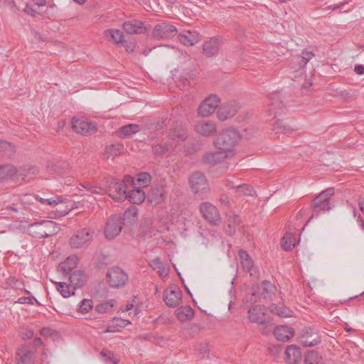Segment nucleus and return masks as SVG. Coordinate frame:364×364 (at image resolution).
Segmentation results:
<instances>
[{"instance_id": "nucleus-49", "label": "nucleus", "mask_w": 364, "mask_h": 364, "mask_svg": "<svg viewBox=\"0 0 364 364\" xmlns=\"http://www.w3.org/2000/svg\"><path fill=\"white\" fill-rule=\"evenodd\" d=\"M5 285L6 289L12 288L16 289H21L24 286V284L23 281L19 280L16 277H10L6 279Z\"/></svg>"}, {"instance_id": "nucleus-8", "label": "nucleus", "mask_w": 364, "mask_h": 364, "mask_svg": "<svg viewBox=\"0 0 364 364\" xmlns=\"http://www.w3.org/2000/svg\"><path fill=\"white\" fill-rule=\"evenodd\" d=\"M200 209L203 218L210 224L217 225L221 222L220 213L214 205L205 202L200 205Z\"/></svg>"}, {"instance_id": "nucleus-45", "label": "nucleus", "mask_w": 364, "mask_h": 364, "mask_svg": "<svg viewBox=\"0 0 364 364\" xmlns=\"http://www.w3.org/2000/svg\"><path fill=\"white\" fill-rule=\"evenodd\" d=\"M169 136L173 140L184 141L187 138V133L183 128L177 127L170 131Z\"/></svg>"}, {"instance_id": "nucleus-50", "label": "nucleus", "mask_w": 364, "mask_h": 364, "mask_svg": "<svg viewBox=\"0 0 364 364\" xmlns=\"http://www.w3.org/2000/svg\"><path fill=\"white\" fill-rule=\"evenodd\" d=\"M123 149L122 144H112L106 148V154L109 156L115 157L120 154L121 150Z\"/></svg>"}, {"instance_id": "nucleus-31", "label": "nucleus", "mask_w": 364, "mask_h": 364, "mask_svg": "<svg viewBox=\"0 0 364 364\" xmlns=\"http://www.w3.org/2000/svg\"><path fill=\"white\" fill-rule=\"evenodd\" d=\"M240 223V218L237 215H230L228 217L226 224L225 225V232L228 235H233L235 232L237 227Z\"/></svg>"}, {"instance_id": "nucleus-6", "label": "nucleus", "mask_w": 364, "mask_h": 364, "mask_svg": "<svg viewBox=\"0 0 364 364\" xmlns=\"http://www.w3.org/2000/svg\"><path fill=\"white\" fill-rule=\"evenodd\" d=\"M122 225L123 222L121 215H112L110 216L104 230L105 237L109 240L114 239L122 231Z\"/></svg>"}, {"instance_id": "nucleus-48", "label": "nucleus", "mask_w": 364, "mask_h": 364, "mask_svg": "<svg viewBox=\"0 0 364 364\" xmlns=\"http://www.w3.org/2000/svg\"><path fill=\"white\" fill-rule=\"evenodd\" d=\"M23 171L24 173H20V175L23 176V178L31 180L38 173L39 170L38 168L36 166H26L23 167Z\"/></svg>"}, {"instance_id": "nucleus-22", "label": "nucleus", "mask_w": 364, "mask_h": 364, "mask_svg": "<svg viewBox=\"0 0 364 364\" xmlns=\"http://www.w3.org/2000/svg\"><path fill=\"white\" fill-rule=\"evenodd\" d=\"M87 279V275L82 270H76L70 275L69 280L73 285L72 294H75L77 288H80L85 284Z\"/></svg>"}, {"instance_id": "nucleus-38", "label": "nucleus", "mask_w": 364, "mask_h": 364, "mask_svg": "<svg viewBox=\"0 0 364 364\" xmlns=\"http://www.w3.org/2000/svg\"><path fill=\"white\" fill-rule=\"evenodd\" d=\"M28 231L34 237L39 238V239L44 238L43 233L45 232H43L41 221L36 222V223L29 225V226L28 228Z\"/></svg>"}, {"instance_id": "nucleus-9", "label": "nucleus", "mask_w": 364, "mask_h": 364, "mask_svg": "<svg viewBox=\"0 0 364 364\" xmlns=\"http://www.w3.org/2000/svg\"><path fill=\"white\" fill-rule=\"evenodd\" d=\"M107 282L112 287L124 286L128 280L127 274L119 267H112L107 272Z\"/></svg>"}, {"instance_id": "nucleus-18", "label": "nucleus", "mask_w": 364, "mask_h": 364, "mask_svg": "<svg viewBox=\"0 0 364 364\" xmlns=\"http://www.w3.org/2000/svg\"><path fill=\"white\" fill-rule=\"evenodd\" d=\"M167 196V191L164 186H157L151 188L148 194V200L152 204H159L164 202Z\"/></svg>"}, {"instance_id": "nucleus-47", "label": "nucleus", "mask_w": 364, "mask_h": 364, "mask_svg": "<svg viewBox=\"0 0 364 364\" xmlns=\"http://www.w3.org/2000/svg\"><path fill=\"white\" fill-rule=\"evenodd\" d=\"M304 362L306 364H321V356L318 353L311 350L306 355Z\"/></svg>"}, {"instance_id": "nucleus-28", "label": "nucleus", "mask_w": 364, "mask_h": 364, "mask_svg": "<svg viewBox=\"0 0 364 364\" xmlns=\"http://www.w3.org/2000/svg\"><path fill=\"white\" fill-rule=\"evenodd\" d=\"M281 94L277 92L272 94L269 97V111L271 113L274 114L275 116L280 114L279 110H281V112H283V103L282 101L281 100Z\"/></svg>"}, {"instance_id": "nucleus-43", "label": "nucleus", "mask_w": 364, "mask_h": 364, "mask_svg": "<svg viewBox=\"0 0 364 364\" xmlns=\"http://www.w3.org/2000/svg\"><path fill=\"white\" fill-rule=\"evenodd\" d=\"M77 258L75 257H68L65 261L59 264V269L63 273L67 274L76 265Z\"/></svg>"}, {"instance_id": "nucleus-56", "label": "nucleus", "mask_w": 364, "mask_h": 364, "mask_svg": "<svg viewBox=\"0 0 364 364\" xmlns=\"http://www.w3.org/2000/svg\"><path fill=\"white\" fill-rule=\"evenodd\" d=\"M0 148L8 156L13 154L16 151L15 146L6 141H0Z\"/></svg>"}, {"instance_id": "nucleus-40", "label": "nucleus", "mask_w": 364, "mask_h": 364, "mask_svg": "<svg viewBox=\"0 0 364 364\" xmlns=\"http://www.w3.org/2000/svg\"><path fill=\"white\" fill-rule=\"evenodd\" d=\"M101 356L103 358V360L105 363H111L112 364H118L120 358L117 355L114 354V352L107 350V349H102L100 352Z\"/></svg>"}, {"instance_id": "nucleus-3", "label": "nucleus", "mask_w": 364, "mask_h": 364, "mask_svg": "<svg viewBox=\"0 0 364 364\" xmlns=\"http://www.w3.org/2000/svg\"><path fill=\"white\" fill-rule=\"evenodd\" d=\"M333 194V188H327L314 198L311 204L312 217L318 216L321 211H326L332 208L333 205L331 203V197Z\"/></svg>"}, {"instance_id": "nucleus-29", "label": "nucleus", "mask_w": 364, "mask_h": 364, "mask_svg": "<svg viewBox=\"0 0 364 364\" xmlns=\"http://www.w3.org/2000/svg\"><path fill=\"white\" fill-rule=\"evenodd\" d=\"M220 40L218 38H213L206 41L203 45V54L207 57H212L215 55L219 50Z\"/></svg>"}, {"instance_id": "nucleus-55", "label": "nucleus", "mask_w": 364, "mask_h": 364, "mask_svg": "<svg viewBox=\"0 0 364 364\" xmlns=\"http://www.w3.org/2000/svg\"><path fill=\"white\" fill-rule=\"evenodd\" d=\"M68 168V164L65 161L62 163H57L52 166L50 171L58 174H61L65 172V170Z\"/></svg>"}, {"instance_id": "nucleus-1", "label": "nucleus", "mask_w": 364, "mask_h": 364, "mask_svg": "<svg viewBox=\"0 0 364 364\" xmlns=\"http://www.w3.org/2000/svg\"><path fill=\"white\" fill-rule=\"evenodd\" d=\"M240 139L237 131L233 129L223 130L214 141L215 146L219 150H225L232 154L233 148Z\"/></svg>"}, {"instance_id": "nucleus-54", "label": "nucleus", "mask_w": 364, "mask_h": 364, "mask_svg": "<svg viewBox=\"0 0 364 364\" xmlns=\"http://www.w3.org/2000/svg\"><path fill=\"white\" fill-rule=\"evenodd\" d=\"M236 189L244 196H252L255 193L253 188L247 184L237 185Z\"/></svg>"}, {"instance_id": "nucleus-59", "label": "nucleus", "mask_w": 364, "mask_h": 364, "mask_svg": "<svg viewBox=\"0 0 364 364\" xmlns=\"http://www.w3.org/2000/svg\"><path fill=\"white\" fill-rule=\"evenodd\" d=\"M197 350L199 353L200 358H205L208 357L209 350L208 348L207 343H200L197 348Z\"/></svg>"}, {"instance_id": "nucleus-53", "label": "nucleus", "mask_w": 364, "mask_h": 364, "mask_svg": "<svg viewBox=\"0 0 364 364\" xmlns=\"http://www.w3.org/2000/svg\"><path fill=\"white\" fill-rule=\"evenodd\" d=\"M170 147L166 144H158L153 146V153L156 156H163L170 151Z\"/></svg>"}, {"instance_id": "nucleus-21", "label": "nucleus", "mask_w": 364, "mask_h": 364, "mask_svg": "<svg viewBox=\"0 0 364 364\" xmlns=\"http://www.w3.org/2000/svg\"><path fill=\"white\" fill-rule=\"evenodd\" d=\"M229 155H232V154H230L228 151L220 150L213 153H206L203 156V160L205 163L215 165L223 161Z\"/></svg>"}, {"instance_id": "nucleus-5", "label": "nucleus", "mask_w": 364, "mask_h": 364, "mask_svg": "<svg viewBox=\"0 0 364 364\" xmlns=\"http://www.w3.org/2000/svg\"><path fill=\"white\" fill-rule=\"evenodd\" d=\"M94 231L88 228L80 229L70 237L69 243L73 248H82L87 246L91 242Z\"/></svg>"}, {"instance_id": "nucleus-30", "label": "nucleus", "mask_w": 364, "mask_h": 364, "mask_svg": "<svg viewBox=\"0 0 364 364\" xmlns=\"http://www.w3.org/2000/svg\"><path fill=\"white\" fill-rule=\"evenodd\" d=\"M177 318L181 321L185 322L193 318L194 311L189 306H184L178 308L176 311Z\"/></svg>"}, {"instance_id": "nucleus-24", "label": "nucleus", "mask_w": 364, "mask_h": 364, "mask_svg": "<svg viewBox=\"0 0 364 364\" xmlns=\"http://www.w3.org/2000/svg\"><path fill=\"white\" fill-rule=\"evenodd\" d=\"M131 183V185L133 186V189L127 191L126 198H128L132 203L139 204L144 200L146 198L145 193L144 191L136 188V184L134 181Z\"/></svg>"}, {"instance_id": "nucleus-34", "label": "nucleus", "mask_w": 364, "mask_h": 364, "mask_svg": "<svg viewBox=\"0 0 364 364\" xmlns=\"http://www.w3.org/2000/svg\"><path fill=\"white\" fill-rule=\"evenodd\" d=\"M139 132V126L136 124H129L119 128L118 134L120 137L129 138Z\"/></svg>"}, {"instance_id": "nucleus-44", "label": "nucleus", "mask_w": 364, "mask_h": 364, "mask_svg": "<svg viewBox=\"0 0 364 364\" xmlns=\"http://www.w3.org/2000/svg\"><path fill=\"white\" fill-rule=\"evenodd\" d=\"M262 289V295L264 299L270 298L275 293L276 287L267 280H264L261 284Z\"/></svg>"}, {"instance_id": "nucleus-46", "label": "nucleus", "mask_w": 364, "mask_h": 364, "mask_svg": "<svg viewBox=\"0 0 364 364\" xmlns=\"http://www.w3.org/2000/svg\"><path fill=\"white\" fill-rule=\"evenodd\" d=\"M137 209L136 207L132 206L127 208L123 214V220H129V223L136 222L137 220Z\"/></svg>"}, {"instance_id": "nucleus-41", "label": "nucleus", "mask_w": 364, "mask_h": 364, "mask_svg": "<svg viewBox=\"0 0 364 364\" xmlns=\"http://www.w3.org/2000/svg\"><path fill=\"white\" fill-rule=\"evenodd\" d=\"M16 173V169L11 164L0 166V180L10 178Z\"/></svg>"}, {"instance_id": "nucleus-15", "label": "nucleus", "mask_w": 364, "mask_h": 364, "mask_svg": "<svg viewBox=\"0 0 364 364\" xmlns=\"http://www.w3.org/2000/svg\"><path fill=\"white\" fill-rule=\"evenodd\" d=\"M72 124L75 132L82 135L91 134L96 131V124L95 123L84 119L73 118Z\"/></svg>"}, {"instance_id": "nucleus-16", "label": "nucleus", "mask_w": 364, "mask_h": 364, "mask_svg": "<svg viewBox=\"0 0 364 364\" xmlns=\"http://www.w3.org/2000/svg\"><path fill=\"white\" fill-rule=\"evenodd\" d=\"M239 256L243 269H245L247 272H248L251 277L255 278L259 277V271L257 267H254L253 261L252 260L247 251L240 250L239 251Z\"/></svg>"}, {"instance_id": "nucleus-10", "label": "nucleus", "mask_w": 364, "mask_h": 364, "mask_svg": "<svg viewBox=\"0 0 364 364\" xmlns=\"http://www.w3.org/2000/svg\"><path fill=\"white\" fill-rule=\"evenodd\" d=\"M220 98L215 95L208 97L198 107V114L203 117L211 115L218 107Z\"/></svg>"}, {"instance_id": "nucleus-61", "label": "nucleus", "mask_w": 364, "mask_h": 364, "mask_svg": "<svg viewBox=\"0 0 364 364\" xmlns=\"http://www.w3.org/2000/svg\"><path fill=\"white\" fill-rule=\"evenodd\" d=\"M0 4H1L3 6L9 8L10 9H14L16 6L14 0H0Z\"/></svg>"}, {"instance_id": "nucleus-32", "label": "nucleus", "mask_w": 364, "mask_h": 364, "mask_svg": "<svg viewBox=\"0 0 364 364\" xmlns=\"http://www.w3.org/2000/svg\"><path fill=\"white\" fill-rule=\"evenodd\" d=\"M149 264L154 270L158 269L159 274L162 278L166 277L169 272V268L164 264L159 257L151 260Z\"/></svg>"}, {"instance_id": "nucleus-63", "label": "nucleus", "mask_w": 364, "mask_h": 364, "mask_svg": "<svg viewBox=\"0 0 364 364\" xmlns=\"http://www.w3.org/2000/svg\"><path fill=\"white\" fill-rule=\"evenodd\" d=\"M281 350L282 346L280 345H272L269 346V350L273 355L279 353Z\"/></svg>"}, {"instance_id": "nucleus-58", "label": "nucleus", "mask_w": 364, "mask_h": 364, "mask_svg": "<svg viewBox=\"0 0 364 364\" xmlns=\"http://www.w3.org/2000/svg\"><path fill=\"white\" fill-rule=\"evenodd\" d=\"M80 186L85 188L87 192L92 194L100 193L99 190L100 188L97 186L93 185L90 183L85 182L83 183H80Z\"/></svg>"}, {"instance_id": "nucleus-26", "label": "nucleus", "mask_w": 364, "mask_h": 364, "mask_svg": "<svg viewBox=\"0 0 364 364\" xmlns=\"http://www.w3.org/2000/svg\"><path fill=\"white\" fill-rule=\"evenodd\" d=\"M294 332L292 328L286 326H278L274 330V335L277 340L286 342L294 336Z\"/></svg>"}, {"instance_id": "nucleus-33", "label": "nucleus", "mask_w": 364, "mask_h": 364, "mask_svg": "<svg viewBox=\"0 0 364 364\" xmlns=\"http://www.w3.org/2000/svg\"><path fill=\"white\" fill-rule=\"evenodd\" d=\"M42 225L43 232V237L46 238L58 233L59 227L58 224L52 220H43Z\"/></svg>"}, {"instance_id": "nucleus-12", "label": "nucleus", "mask_w": 364, "mask_h": 364, "mask_svg": "<svg viewBox=\"0 0 364 364\" xmlns=\"http://www.w3.org/2000/svg\"><path fill=\"white\" fill-rule=\"evenodd\" d=\"M181 298L182 293L176 286L169 287L164 292V301L169 307L177 306Z\"/></svg>"}, {"instance_id": "nucleus-64", "label": "nucleus", "mask_w": 364, "mask_h": 364, "mask_svg": "<svg viewBox=\"0 0 364 364\" xmlns=\"http://www.w3.org/2000/svg\"><path fill=\"white\" fill-rule=\"evenodd\" d=\"M272 326L271 325H264V326H262L260 331L262 335L267 336V335H269L272 332Z\"/></svg>"}, {"instance_id": "nucleus-27", "label": "nucleus", "mask_w": 364, "mask_h": 364, "mask_svg": "<svg viewBox=\"0 0 364 364\" xmlns=\"http://www.w3.org/2000/svg\"><path fill=\"white\" fill-rule=\"evenodd\" d=\"M178 40L183 45L191 46L199 42L200 36L196 31H188L183 34H179Z\"/></svg>"}, {"instance_id": "nucleus-57", "label": "nucleus", "mask_w": 364, "mask_h": 364, "mask_svg": "<svg viewBox=\"0 0 364 364\" xmlns=\"http://www.w3.org/2000/svg\"><path fill=\"white\" fill-rule=\"evenodd\" d=\"M151 181V176L148 173L142 172L137 175L136 183L142 186H147Z\"/></svg>"}, {"instance_id": "nucleus-19", "label": "nucleus", "mask_w": 364, "mask_h": 364, "mask_svg": "<svg viewBox=\"0 0 364 364\" xmlns=\"http://www.w3.org/2000/svg\"><path fill=\"white\" fill-rule=\"evenodd\" d=\"M301 360V349L296 345H290L286 348L285 360L288 364H298Z\"/></svg>"}, {"instance_id": "nucleus-42", "label": "nucleus", "mask_w": 364, "mask_h": 364, "mask_svg": "<svg viewBox=\"0 0 364 364\" xmlns=\"http://www.w3.org/2000/svg\"><path fill=\"white\" fill-rule=\"evenodd\" d=\"M56 285V289L61 294V296L64 298H68L72 294L73 291V285L67 284L65 282H54Z\"/></svg>"}, {"instance_id": "nucleus-4", "label": "nucleus", "mask_w": 364, "mask_h": 364, "mask_svg": "<svg viewBox=\"0 0 364 364\" xmlns=\"http://www.w3.org/2000/svg\"><path fill=\"white\" fill-rule=\"evenodd\" d=\"M191 191L203 199L209 191V186L205 175L200 172L192 173L189 178Z\"/></svg>"}, {"instance_id": "nucleus-17", "label": "nucleus", "mask_w": 364, "mask_h": 364, "mask_svg": "<svg viewBox=\"0 0 364 364\" xmlns=\"http://www.w3.org/2000/svg\"><path fill=\"white\" fill-rule=\"evenodd\" d=\"M314 57L311 51L304 50L301 55L294 56L291 60V68L297 71L304 68V67Z\"/></svg>"}, {"instance_id": "nucleus-25", "label": "nucleus", "mask_w": 364, "mask_h": 364, "mask_svg": "<svg viewBox=\"0 0 364 364\" xmlns=\"http://www.w3.org/2000/svg\"><path fill=\"white\" fill-rule=\"evenodd\" d=\"M197 133L203 136H210L213 134L216 130V124L211 121H200L196 125Z\"/></svg>"}, {"instance_id": "nucleus-2", "label": "nucleus", "mask_w": 364, "mask_h": 364, "mask_svg": "<svg viewBox=\"0 0 364 364\" xmlns=\"http://www.w3.org/2000/svg\"><path fill=\"white\" fill-rule=\"evenodd\" d=\"M133 182L129 176L124 177L123 181H118L114 178H109L107 181V191L109 196L115 200H124L128 189L127 184Z\"/></svg>"}, {"instance_id": "nucleus-39", "label": "nucleus", "mask_w": 364, "mask_h": 364, "mask_svg": "<svg viewBox=\"0 0 364 364\" xmlns=\"http://www.w3.org/2000/svg\"><path fill=\"white\" fill-rule=\"evenodd\" d=\"M296 244V239L292 233H286L282 239L281 245L286 251L291 250Z\"/></svg>"}, {"instance_id": "nucleus-62", "label": "nucleus", "mask_w": 364, "mask_h": 364, "mask_svg": "<svg viewBox=\"0 0 364 364\" xmlns=\"http://www.w3.org/2000/svg\"><path fill=\"white\" fill-rule=\"evenodd\" d=\"M113 322L116 326L124 327L126 326L129 322L127 320L116 318L113 319Z\"/></svg>"}, {"instance_id": "nucleus-52", "label": "nucleus", "mask_w": 364, "mask_h": 364, "mask_svg": "<svg viewBox=\"0 0 364 364\" xmlns=\"http://www.w3.org/2000/svg\"><path fill=\"white\" fill-rule=\"evenodd\" d=\"M114 300L111 299L95 306V310L100 314H104L110 310L114 306Z\"/></svg>"}, {"instance_id": "nucleus-35", "label": "nucleus", "mask_w": 364, "mask_h": 364, "mask_svg": "<svg viewBox=\"0 0 364 364\" xmlns=\"http://www.w3.org/2000/svg\"><path fill=\"white\" fill-rule=\"evenodd\" d=\"M105 36L108 41H112L114 43H122L124 40L123 33L118 29H108L105 31Z\"/></svg>"}, {"instance_id": "nucleus-60", "label": "nucleus", "mask_w": 364, "mask_h": 364, "mask_svg": "<svg viewBox=\"0 0 364 364\" xmlns=\"http://www.w3.org/2000/svg\"><path fill=\"white\" fill-rule=\"evenodd\" d=\"M122 45L128 53H133L135 50V43L134 41H124Z\"/></svg>"}, {"instance_id": "nucleus-14", "label": "nucleus", "mask_w": 364, "mask_h": 364, "mask_svg": "<svg viewBox=\"0 0 364 364\" xmlns=\"http://www.w3.org/2000/svg\"><path fill=\"white\" fill-rule=\"evenodd\" d=\"M240 105L236 101H231L223 105L218 110V118L220 121H225L233 117L240 109Z\"/></svg>"}, {"instance_id": "nucleus-7", "label": "nucleus", "mask_w": 364, "mask_h": 364, "mask_svg": "<svg viewBox=\"0 0 364 364\" xmlns=\"http://www.w3.org/2000/svg\"><path fill=\"white\" fill-rule=\"evenodd\" d=\"M178 31L175 26L167 22L156 24L152 31V36L156 39H168L175 36Z\"/></svg>"}, {"instance_id": "nucleus-37", "label": "nucleus", "mask_w": 364, "mask_h": 364, "mask_svg": "<svg viewBox=\"0 0 364 364\" xmlns=\"http://www.w3.org/2000/svg\"><path fill=\"white\" fill-rule=\"evenodd\" d=\"M294 129L282 119H277L273 124V130L276 133H289Z\"/></svg>"}, {"instance_id": "nucleus-11", "label": "nucleus", "mask_w": 364, "mask_h": 364, "mask_svg": "<svg viewBox=\"0 0 364 364\" xmlns=\"http://www.w3.org/2000/svg\"><path fill=\"white\" fill-rule=\"evenodd\" d=\"M266 315V306L259 304L252 306L247 312V318L250 322L260 324H264L268 321Z\"/></svg>"}, {"instance_id": "nucleus-20", "label": "nucleus", "mask_w": 364, "mask_h": 364, "mask_svg": "<svg viewBox=\"0 0 364 364\" xmlns=\"http://www.w3.org/2000/svg\"><path fill=\"white\" fill-rule=\"evenodd\" d=\"M123 29L129 34H141L146 32V28L144 26V23L137 21L132 20L126 21L122 25Z\"/></svg>"}, {"instance_id": "nucleus-51", "label": "nucleus", "mask_w": 364, "mask_h": 364, "mask_svg": "<svg viewBox=\"0 0 364 364\" xmlns=\"http://www.w3.org/2000/svg\"><path fill=\"white\" fill-rule=\"evenodd\" d=\"M93 307V302L91 299H84L80 301L78 311L82 314H86Z\"/></svg>"}, {"instance_id": "nucleus-36", "label": "nucleus", "mask_w": 364, "mask_h": 364, "mask_svg": "<svg viewBox=\"0 0 364 364\" xmlns=\"http://www.w3.org/2000/svg\"><path fill=\"white\" fill-rule=\"evenodd\" d=\"M269 310L272 313L283 318L290 317L292 315V311L284 306H279L275 304H272L269 306Z\"/></svg>"}, {"instance_id": "nucleus-23", "label": "nucleus", "mask_w": 364, "mask_h": 364, "mask_svg": "<svg viewBox=\"0 0 364 364\" xmlns=\"http://www.w3.org/2000/svg\"><path fill=\"white\" fill-rule=\"evenodd\" d=\"M16 364H33V353L26 346H20L16 352Z\"/></svg>"}, {"instance_id": "nucleus-13", "label": "nucleus", "mask_w": 364, "mask_h": 364, "mask_svg": "<svg viewBox=\"0 0 364 364\" xmlns=\"http://www.w3.org/2000/svg\"><path fill=\"white\" fill-rule=\"evenodd\" d=\"M301 343L305 347H312L321 342V337L318 332L310 328H304L301 333Z\"/></svg>"}]
</instances>
